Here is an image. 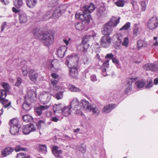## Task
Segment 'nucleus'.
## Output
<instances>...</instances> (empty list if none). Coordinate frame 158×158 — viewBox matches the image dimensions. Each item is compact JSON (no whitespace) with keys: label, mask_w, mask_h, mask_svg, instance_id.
I'll list each match as a JSON object with an SVG mask.
<instances>
[{"label":"nucleus","mask_w":158,"mask_h":158,"mask_svg":"<svg viewBox=\"0 0 158 158\" xmlns=\"http://www.w3.org/2000/svg\"><path fill=\"white\" fill-rule=\"evenodd\" d=\"M90 12L87 9L84 7L83 14L80 13H77L75 15V17L78 19H80L81 21H84L85 23L88 24L91 19V15L89 13Z\"/></svg>","instance_id":"1"},{"label":"nucleus","mask_w":158,"mask_h":158,"mask_svg":"<svg viewBox=\"0 0 158 158\" xmlns=\"http://www.w3.org/2000/svg\"><path fill=\"white\" fill-rule=\"evenodd\" d=\"M41 40L44 45L49 47L53 43L54 35L51 33H44Z\"/></svg>","instance_id":"2"},{"label":"nucleus","mask_w":158,"mask_h":158,"mask_svg":"<svg viewBox=\"0 0 158 158\" xmlns=\"http://www.w3.org/2000/svg\"><path fill=\"white\" fill-rule=\"evenodd\" d=\"M0 92V102L2 104L3 107L4 108H6L11 105V102H8V100L5 99L7 95V93L8 92L3 89L1 90Z\"/></svg>","instance_id":"3"},{"label":"nucleus","mask_w":158,"mask_h":158,"mask_svg":"<svg viewBox=\"0 0 158 158\" xmlns=\"http://www.w3.org/2000/svg\"><path fill=\"white\" fill-rule=\"evenodd\" d=\"M80 56L78 54L74 56L71 55L67 58L68 64H70L72 66H77Z\"/></svg>","instance_id":"4"},{"label":"nucleus","mask_w":158,"mask_h":158,"mask_svg":"<svg viewBox=\"0 0 158 158\" xmlns=\"http://www.w3.org/2000/svg\"><path fill=\"white\" fill-rule=\"evenodd\" d=\"M111 38L109 36H102L100 40V45L104 48L109 47L111 45Z\"/></svg>","instance_id":"5"},{"label":"nucleus","mask_w":158,"mask_h":158,"mask_svg":"<svg viewBox=\"0 0 158 158\" xmlns=\"http://www.w3.org/2000/svg\"><path fill=\"white\" fill-rule=\"evenodd\" d=\"M137 79V78H128L127 79V83L126 84V88L124 90L125 94H128L131 93L132 90V84Z\"/></svg>","instance_id":"6"},{"label":"nucleus","mask_w":158,"mask_h":158,"mask_svg":"<svg viewBox=\"0 0 158 158\" xmlns=\"http://www.w3.org/2000/svg\"><path fill=\"white\" fill-rule=\"evenodd\" d=\"M79 105L80 106V108L76 110V113L77 114L80 113L81 115L82 113L81 111H79L80 109L89 110V108H90V107L91 106V104L85 99L81 100Z\"/></svg>","instance_id":"7"},{"label":"nucleus","mask_w":158,"mask_h":158,"mask_svg":"<svg viewBox=\"0 0 158 158\" xmlns=\"http://www.w3.org/2000/svg\"><path fill=\"white\" fill-rule=\"evenodd\" d=\"M148 27L150 30L157 28L158 26V19L156 17H153L148 21Z\"/></svg>","instance_id":"8"},{"label":"nucleus","mask_w":158,"mask_h":158,"mask_svg":"<svg viewBox=\"0 0 158 158\" xmlns=\"http://www.w3.org/2000/svg\"><path fill=\"white\" fill-rule=\"evenodd\" d=\"M36 129L35 126L32 124L24 125L23 127V131L25 135H27L31 132L34 131Z\"/></svg>","instance_id":"9"},{"label":"nucleus","mask_w":158,"mask_h":158,"mask_svg":"<svg viewBox=\"0 0 158 158\" xmlns=\"http://www.w3.org/2000/svg\"><path fill=\"white\" fill-rule=\"evenodd\" d=\"M112 31V27L106 23L102 26L101 29L102 33L104 35L109 36Z\"/></svg>","instance_id":"10"},{"label":"nucleus","mask_w":158,"mask_h":158,"mask_svg":"<svg viewBox=\"0 0 158 158\" xmlns=\"http://www.w3.org/2000/svg\"><path fill=\"white\" fill-rule=\"evenodd\" d=\"M60 9H56L52 13V16L54 19H57L61 15V14L64 13L66 10V8L65 6H62L60 7Z\"/></svg>","instance_id":"11"},{"label":"nucleus","mask_w":158,"mask_h":158,"mask_svg":"<svg viewBox=\"0 0 158 158\" xmlns=\"http://www.w3.org/2000/svg\"><path fill=\"white\" fill-rule=\"evenodd\" d=\"M32 33L35 38L40 40L44 33L38 28H33L32 30Z\"/></svg>","instance_id":"12"},{"label":"nucleus","mask_w":158,"mask_h":158,"mask_svg":"<svg viewBox=\"0 0 158 158\" xmlns=\"http://www.w3.org/2000/svg\"><path fill=\"white\" fill-rule=\"evenodd\" d=\"M50 95L49 93L44 92L42 93L39 96V98L41 101L45 102H48L50 99Z\"/></svg>","instance_id":"13"},{"label":"nucleus","mask_w":158,"mask_h":158,"mask_svg":"<svg viewBox=\"0 0 158 158\" xmlns=\"http://www.w3.org/2000/svg\"><path fill=\"white\" fill-rule=\"evenodd\" d=\"M49 107V106H40L36 107L35 109L36 114L38 116H40L42 113V112L48 109Z\"/></svg>","instance_id":"14"},{"label":"nucleus","mask_w":158,"mask_h":158,"mask_svg":"<svg viewBox=\"0 0 158 158\" xmlns=\"http://www.w3.org/2000/svg\"><path fill=\"white\" fill-rule=\"evenodd\" d=\"M143 67L144 69L147 70L156 71L157 70V67L153 64H147L144 65Z\"/></svg>","instance_id":"15"},{"label":"nucleus","mask_w":158,"mask_h":158,"mask_svg":"<svg viewBox=\"0 0 158 158\" xmlns=\"http://www.w3.org/2000/svg\"><path fill=\"white\" fill-rule=\"evenodd\" d=\"M67 49V47L66 46H62L58 48L57 50L58 56L60 58L63 57Z\"/></svg>","instance_id":"16"},{"label":"nucleus","mask_w":158,"mask_h":158,"mask_svg":"<svg viewBox=\"0 0 158 158\" xmlns=\"http://www.w3.org/2000/svg\"><path fill=\"white\" fill-rule=\"evenodd\" d=\"M69 74L73 78L76 77L78 74L77 66H72L69 69Z\"/></svg>","instance_id":"17"},{"label":"nucleus","mask_w":158,"mask_h":158,"mask_svg":"<svg viewBox=\"0 0 158 158\" xmlns=\"http://www.w3.org/2000/svg\"><path fill=\"white\" fill-rule=\"evenodd\" d=\"M118 18L113 16L111 18L109 21L106 23L113 28V27H116L118 23Z\"/></svg>","instance_id":"18"},{"label":"nucleus","mask_w":158,"mask_h":158,"mask_svg":"<svg viewBox=\"0 0 158 158\" xmlns=\"http://www.w3.org/2000/svg\"><path fill=\"white\" fill-rule=\"evenodd\" d=\"M80 104L79 100L77 98H75L71 102L70 106L72 109L75 110L79 107L80 108Z\"/></svg>","instance_id":"19"},{"label":"nucleus","mask_w":158,"mask_h":158,"mask_svg":"<svg viewBox=\"0 0 158 158\" xmlns=\"http://www.w3.org/2000/svg\"><path fill=\"white\" fill-rule=\"evenodd\" d=\"M71 108L70 106H64L61 112L62 115L65 117L68 116L70 115L72 111Z\"/></svg>","instance_id":"20"},{"label":"nucleus","mask_w":158,"mask_h":158,"mask_svg":"<svg viewBox=\"0 0 158 158\" xmlns=\"http://www.w3.org/2000/svg\"><path fill=\"white\" fill-rule=\"evenodd\" d=\"M116 106V105L115 104H110L108 105L105 106L103 108L102 111L105 113H109Z\"/></svg>","instance_id":"21"},{"label":"nucleus","mask_w":158,"mask_h":158,"mask_svg":"<svg viewBox=\"0 0 158 158\" xmlns=\"http://www.w3.org/2000/svg\"><path fill=\"white\" fill-rule=\"evenodd\" d=\"M96 35V34L94 33L93 35H87L85 36L82 40V43L86 45L87 44L90 45L89 43V42L90 37H91L94 38L95 37Z\"/></svg>","instance_id":"22"},{"label":"nucleus","mask_w":158,"mask_h":158,"mask_svg":"<svg viewBox=\"0 0 158 158\" xmlns=\"http://www.w3.org/2000/svg\"><path fill=\"white\" fill-rule=\"evenodd\" d=\"M89 46V44L86 45L82 43L77 46V49L78 51L85 52L87 51V49Z\"/></svg>","instance_id":"23"},{"label":"nucleus","mask_w":158,"mask_h":158,"mask_svg":"<svg viewBox=\"0 0 158 158\" xmlns=\"http://www.w3.org/2000/svg\"><path fill=\"white\" fill-rule=\"evenodd\" d=\"M20 128V126H12L10 127V132L12 135H17L19 132Z\"/></svg>","instance_id":"24"},{"label":"nucleus","mask_w":158,"mask_h":158,"mask_svg":"<svg viewBox=\"0 0 158 158\" xmlns=\"http://www.w3.org/2000/svg\"><path fill=\"white\" fill-rule=\"evenodd\" d=\"M37 0H26L27 6L30 8L34 7L37 3Z\"/></svg>","instance_id":"25"},{"label":"nucleus","mask_w":158,"mask_h":158,"mask_svg":"<svg viewBox=\"0 0 158 158\" xmlns=\"http://www.w3.org/2000/svg\"><path fill=\"white\" fill-rule=\"evenodd\" d=\"M14 149L13 148L8 147L2 152V154L3 157H5L7 155L11 154L13 152Z\"/></svg>","instance_id":"26"},{"label":"nucleus","mask_w":158,"mask_h":158,"mask_svg":"<svg viewBox=\"0 0 158 158\" xmlns=\"http://www.w3.org/2000/svg\"><path fill=\"white\" fill-rule=\"evenodd\" d=\"M19 18L21 23H25L27 21V15L25 14H19Z\"/></svg>","instance_id":"27"},{"label":"nucleus","mask_w":158,"mask_h":158,"mask_svg":"<svg viewBox=\"0 0 158 158\" xmlns=\"http://www.w3.org/2000/svg\"><path fill=\"white\" fill-rule=\"evenodd\" d=\"M63 107L64 106L61 104L56 105V106H54L53 109L54 113L58 112L59 111H61V112H62Z\"/></svg>","instance_id":"28"},{"label":"nucleus","mask_w":158,"mask_h":158,"mask_svg":"<svg viewBox=\"0 0 158 158\" xmlns=\"http://www.w3.org/2000/svg\"><path fill=\"white\" fill-rule=\"evenodd\" d=\"M22 118L23 121L26 123L30 122L33 120L32 117L28 114L23 115Z\"/></svg>","instance_id":"29"},{"label":"nucleus","mask_w":158,"mask_h":158,"mask_svg":"<svg viewBox=\"0 0 158 158\" xmlns=\"http://www.w3.org/2000/svg\"><path fill=\"white\" fill-rule=\"evenodd\" d=\"M82 62L85 65H89L91 64V59L84 56L82 58Z\"/></svg>","instance_id":"30"},{"label":"nucleus","mask_w":158,"mask_h":158,"mask_svg":"<svg viewBox=\"0 0 158 158\" xmlns=\"http://www.w3.org/2000/svg\"><path fill=\"white\" fill-rule=\"evenodd\" d=\"M105 9L104 7H101L98 10L96 14L98 18L105 16Z\"/></svg>","instance_id":"31"},{"label":"nucleus","mask_w":158,"mask_h":158,"mask_svg":"<svg viewBox=\"0 0 158 158\" xmlns=\"http://www.w3.org/2000/svg\"><path fill=\"white\" fill-rule=\"evenodd\" d=\"M89 110H92L93 114L95 115L96 116L99 115L100 111L96 107H93L91 106Z\"/></svg>","instance_id":"32"},{"label":"nucleus","mask_w":158,"mask_h":158,"mask_svg":"<svg viewBox=\"0 0 158 158\" xmlns=\"http://www.w3.org/2000/svg\"><path fill=\"white\" fill-rule=\"evenodd\" d=\"M82 21L83 22L82 23H78L75 24V27L76 29L77 30L80 31L84 28L85 25L83 24V23H84V22Z\"/></svg>","instance_id":"33"},{"label":"nucleus","mask_w":158,"mask_h":158,"mask_svg":"<svg viewBox=\"0 0 158 158\" xmlns=\"http://www.w3.org/2000/svg\"><path fill=\"white\" fill-rule=\"evenodd\" d=\"M145 82L143 80L137 81L135 82V84L139 89L142 88L144 85Z\"/></svg>","instance_id":"34"},{"label":"nucleus","mask_w":158,"mask_h":158,"mask_svg":"<svg viewBox=\"0 0 158 158\" xmlns=\"http://www.w3.org/2000/svg\"><path fill=\"white\" fill-rule=\"evenodd\" d=\"M23 109L28 111L31 109V107L30 104L25 101L23 104Z\"/></svg>","instance_id":"35"},{"label":"nucleus","mask_w":158,"mask_h":158,"mask_svg":"<svg viewBox=\"0 0 158 158\" xmlns=\"http://www.w3.org/2000/svg\"><path fill=\"white\" fill-rule=\"evenodd\" d=\"M14 6L17 8H19L22 5L23 2L22 0H14Z\"/></svg>","instance_id":"36"},{"label":"nucleus","mask_w":158,"mask_h":158,"mask_svg":"<svg viewBox=\"0 0 158 158\" xmlns=\"http://www.w3.org/2000/svg\"><path fill=\"white\" fill-rule=\"evenodd\" d=\"M9 125L10 127H12V126H19L18 124V120L15 118L11 119L10 121V122L9 123Z\"/></svg>","instance_id":"37"},{"label":"nucleus","mask_w":158,"mask_h":158,"mask_svg":"<svg viewBox=\"0 0 158 158\" xmlns=\"http://www.w3.org/2000/svg\"><path fill=\"white\" fill-rule=\"evenodd\" d=\"M69 89L72 92H78L81 91L80 89L73 85H69Z\"/></svg>","instance_id":"38"},{"label":"nucleus","mask_w":158,"mask_h":158,"mask_svg":"<svg viewBox=\"0 0 158 158\" xmlns=\"http://www.w3.org/2000/svg\"><path fill=\"white\" fill-rule=\"evenodd\" d=\"M38 77V74L37 73H35L34 74L30 75L29 78L30 80L34 82H35Z\"/></svg>","instance_id":"39"},{"label":"nucleus","mask_w":158,"mask_h":158,"mask_svg":"<svg viewBox=\"0 0 158 158\" xmlns=\"http://www.w3.org/2000/svg\"><path fill=\"white\" fill-rule=\"evenodd\" d=\"M131 26V23L129 22L126 23L124 25L119 29V31H122V30H127Z\"/></svg>","instance_id":"40"},{"label":"nucleus","mask_w":158,"mask_h":158,"mask_svg":"<svg viewBox=\"0 0 158 158\" xmlns=\"http://www.w3.org/2000/svg\"><path fill=\"white\" fill-rule=\"evenodd\" d=\"M2 85L4 89L3 90L7 92H9V90L10 89V86L9 84L6 82H3L2 84Z\"/></svg>","instance_id":"41"},{"label":"nucleus","mask_w":158,"mask_h":158,"mask_svg":"<svg viewBox=\"0 0 158 158\" xmlns=\"http://www.w3.org/2000/svg\"><path fill=\"white\" fill-rule=\"evenodd\" d=\"M52 153L57 158H63V157L60 156V154L62 153V152L60 150H59L58 151L56 152L54 151L52 152Z\"/></svg>","instance_id":"42"},{"label":"nucleus","mask_w":158,"mask_h":158,"mask_svg":"<svg viewBox=\"0 0 158 158\" xmlns=\"http://www.w3.org/2000/svg\"><path fill=\"white\" fill-rule=\"evenodd\" d=\"M140 5L141 6V10L142 11H144L146 8L147 4L146 1L144 0L140 1Z\"/></svg>","instance_id":"43"},{"label":"nucleus","mask_w":158,"mask_h":158,"mask_svg":"<svg viewBox=\"0 0 158 158\" xmlns=\"http://www.w3.org/2000/svg\"><path fill=\"white\" fill-rule=\"evenodd\" d=\"M36 92L34 91H29L28 93V96L29 98H36Z\"/></svg>","instance_id":"44"},{"label":"nucleus","mask_w":158,"mask_h":158,"mask_svg":"<svg viewBox=\"0 0 158 158\" xmlns=\"http://www.w3.org/2000/svg\"><path fill=\"white\" fill-rule=\"evenodd\" d=\"M77 150L82 153H84L86 151V147L83 145H81L78 147Z\"/></svg>","instance_id":"45"},{"label":"nucleus","mask_w":158,"mask_h":158,"mask_svg":"<svg viewBox=\"0 0 158 158\" xmlns=\"http://www.w3.org/2000/svg\"><path fill=\"white\" fill-rule=\"evenodd\" d=\"M39 148L40 151H41L45 153L47 152V148L45 145H39Z\"/></svg>","instance_id":"46"},{"label":"nucleus","mask_w":158,"mask_h":158,"mask_svg":"<svg viewBox=\"0 0 158 158\" xmlns=\"http://www.w3.org/2000/svg\"><path fill=\"white\" fill-rule=\"evenodd\" d=\"M85 7L89 10L91 13L95 9L94 5L92 3H90L89 5L85 6Z\"/></svg>","instance_id":"47"},{"label":"nucleus","mask_w":158,"mask_h":158,"mask_svg":"<svg viewBox=\"0 0 158 158\" xmlns=\"http://www.w3.org/2000/svg\"><path fill=\"white\" fill-rule=\"evenodd\" d=\"M26 153L24 152L20 153L17 154L16 156V158H30L28 156H24Z\"/></svg>","instance_id":"48"},{"label":"nucleus","mask_w":158,"mask_h":158,"mask_svg":"<svg viewBox=\"0 0 158 158\" xmlns=\"http://www.w3.org/2000/svg\"><path fill=\"white\" fill-rule=\"evenodd\" d=\"M55 97L57 100L61 99L63 97V92H60L56 94Z\"/></svg>","instance_id":"49"},{"label":"nucleus","mask_w":158,"mask_h":158,"mask_svg":"<svg viewBox=\"0 0 158 158\" xmlns=\"http://www.w3.org/2000/svg\"><path fill=\"white\" fill-rule=\"evenodd\" d=\"M153 85L152 80L150 79L147 81V83L145 85V87L146 88H149Z\"/></svg>","instance_id":"50"},{"label":"nucleus","mask_w":158,"mask_h":158,"mask_svg":"<svg viewBox=\"0 0 158 158\" xmlns=\"http://www.w3.org/2000/svg\"><path fill=\"white\" fill-rule=\"evenodd\" d=\"M15 150L16 152H19L20 151H26L27 149L23 148L20 146L17 145L15 147Z\"/></svg>","instance_id":"51"},{"label":"nucleus","mask_w":158,"mask_h":158,"mask_svg":"<svg viewBox=\"0 0 158 158\" xmlns=\"http://www.w3.org/2000/svg\"><path fill=\"white\" fill-rule=\"evenodd\" d=\"M122 44L126 47L128 46L129 44V39L128 37H126L124 38V41L122 43Z\"/></svg>","instance_id":"52"},{"label":"nucleus","mask_w":158,"mask_h":158,"mask_svg":"<svg viewBox=\"0 0 158 158\" xmlns=\"http://www.w3.org/2000/svg\"><path fill=\"white\" fill-rule=\"evenodd\" d=\"M109 60H106L105 62L103 63V66L101 68L107 69L109 67Z\"/></svg>","instance_id":"53"},{"label":"nucleus","mask_w":158,"mask_h":158,"mask_svg":"<svg viewBox=\"0 0 158 158\" xmlns=\"http://www.w3.org/2000/svg\"><path fill=\"white\" fill-rule=\"evenodd\" d=\"M144 42L141 40H139L137 41V47L138 49H139L143 46Z\"/></svg>","instance_id":"54"},{"label":"nucleus","mask_w":158,"mask_h":158,"mask_svg":"<svg viewBox=\"0 0 158 158\" xmlns=\"http://www.w3.org/2000/svg\"><path fill=\"white\" fill-rule=\"evenodd\" d=\"M22 79L20 77H18L16 82L15 84V85L19 87L20 86L22 83Z\"/></svg>","instance_id":"55"},{"label":"nucleus","mask_w":158,"mask_h":158,"mask_svg":"<svg viewBox=\"0 0 158 158\" xmlns=\"http://www.w3.org/2000/svg\"><path fill=\"white\" fill-rule=\"evenodd\" d=\"M23 74V76H26L28 73V72L26 67H24L22 68Z\"/></svg>","instance_id":"56"},{"label":"nucleus","mask_w":158,"mask_h":158,"mask_svg":"<svg viewBox=\"0 0 158 158\" xmlns=\"http://www.w3.org/2000/svg\"><path fill=\"white\" fill-rule=\"evenodd\" d=\"M45 121L44 120H40L37 123H36V126L38 129L40 128L41 127L42 124L44 123Z\"/></svg>","instance_id":"57"},{"label":"nucleus","mask_w":158,"mask_h":158,"mask_svg":"<svg viewBox=\"0 0 158 158\" xmlns=\"http://www.w3.org/2000/svg\"><path fill=\"white\" fill-rule=\"evenodd\" d=\"M106 59H112L114 58V55L111 53L107 54L105 57Z\"/></svg>","instance_id":"58"},{"label":"nucleus","mask_w":158,"mask_h":158,"mask_svg":"<svg viewBox=\"0 0 158 158\" xmlns=\"http://www.w3.org/2000/svg\"><path fill=\"white\" fill-rule=\"evenodd\" d=\"M51 82L52 85L53 86H55L57 84L58 81L56 80V79H53L51 80Z\"/></svg>","instance_id":"59"},{"label":"nucleus","mask_w":158,"mask_h":158,"mask_svg":"<svg viewBox=\"0 0 158 158\" xmlns=\"http://www.w3.org/2000/svg\"><path fill=\"white\" fill-rule=\"evenodd\" d=\"M127 2L124 0H119V7H123Z\"/></svg>","instance_id":"60"},{"label":"nucleus","mask_w":158,"mask_h":158,"mask_svg":"<svg viewBox=\"0 0 158 158\" xmlns=\"http://www.w3.org/2000/svg\"><path fill=\"white\" fill-rule=\"evenodd\" d=\"M114 38H116L117 39V40L115 42H114V44L116 45L117 47H118V34L116 33V34H115L114 36Z\"/></svg>","instance_id":"61"},{"label":"nucleus","mask_w":158,"mask_h":158,"mask_svg":"<svg viewBox=\"0 0 158 158\" xmlns=\"http://www.w3.org/2000/svg\"><path fill=\"white\" fill-rule=\"evenodd\" d=\"M139 33V29L137 28H135L134 30L133 35L135 36H136Z\"/></svg>","instance_id":"62"},{"label":"nucleus","mask_w":158,"mask_h":158,"mask_svg":"<svg viewBox=\"0 0 158 158\" xmlns=\"http://www.w3.org/2000/svg\"><path fill=\"white\" fill-rule=\"evenodd\" d=\"M101 69L102 70V74L105 77H106L107 76V74L106 73V69H104L101 68Z\"/></svg>","instance_id":"63"},{"label":"nucleus","mask_w":158,"mask_h":158,"mask_svg":"<svg viewBox=\"0 0 158 158\" xmlns=\"http://www.w3.org/2000/svg\"><path fill=\"white\" fill-rule=\"evenodd\" d=\"M91 79L92 81H97L96 76L94 75H92L91 76Z\"/></svg>","instance_id":"64"}]
</instances>
